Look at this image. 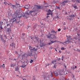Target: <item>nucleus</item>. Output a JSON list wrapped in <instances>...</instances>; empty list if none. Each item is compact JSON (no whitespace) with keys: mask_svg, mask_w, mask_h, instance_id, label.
<instances>
[{"mask_svg":"<svg viewBox=\"0 0 80 80\" xmlns=\"http://www.w3.org/2000/svg\"><path fill=\"white\" fill-rule=\"evenodd\" d=\"M69 19L70 20H71V19H70V18Z\"/></svg>","mask_w":80,"mask_h":80,"instance_id":"nucleus-62","label":"nucleus"},{"mask_svg":"<svg viewBox=\"0 0 80 80\" xmlns=\"http://www.w3.org/2000/svg\"><path fill=\"white\" fill-rule=\"evenodd\" d=\"M75 17V15L73 14V15H70V17H72L73 18H74V17Z\"/></svg>","mask_w":80,"mask_h":80,"instance_id":"nucleus-27","label":"nucleus"},{"mask_svg":"<svg viewBox=\"0 0 80 80\" xmlns=\"http://www.w3.org/2000/svg\"><path fill=\"white\" fill-rule=\"evenodd\" d=\"M66 67H67L65 66V68H66Z\"/></svg>","mask_w":80,"mask_h":80,"instance_id":"nucleus-64","label":"nucleus"},{"mask_svg":"<svg viewBox=\"0 0 80 80\" xmlns=\"http://www.w3.org/2000/svg\"><path fill=\"white\" fill-rule=\"evenodd\" d=\"M4 37H5L7 39V36L5 35L4 36Z\"/></svg>","mask_w":80,"mask_h":80,"instance_id":"nucleus-51","label":"nucleus"},{"mask_svg":"<svg viewBox=\"0 0 80 80\" xmlns=\"http://www.w3.org/2000/svg\"><path fill=\"white\" fill-rule=\"evenodd\" d=\"M32 56V54L30 53L28 54H27L26 53H23V54H22V57L23 59L25 58H27V57L28 56Z\"/></svg>","mask_w":80,"mask_h":80,"instance_id":"nucleus-5","label":"nucleus"},{"mask_svg":"<svg viewBox=\"0 0 80 80\" xmlns=\"http://www.w3.org/2000/svg\"><path fill=\"white\" fill-rule=\"evenodd\" d=\"M40 46L42 47L43 46V43H40Z\"/></svg>","mask_w":80,"mask_h":80,"instance_id":"nucleus-29","label":"nucleus"},{"mask_svg":"<svg viewBox=\"0 0 80 80\" xmlns=\"http://www.w3.org/2000/svg\"><path fill=\"white\" fill-rule=\"evenodd\" d=\"M63 29L64 30H65V29H66V28H64Z\"/></svg>","mask_w":80,"mask_h":80,"instance_id":"nucleus-53","label":"nucleus"},{"mask_svg":"<svg viewBox=\"0 0 80 80\" xmlns=\"http://www.w3.org/2000/svg\"><path fill=\"white\" fill-rule=\"evenodd\" d=\"M21 17V14L19 12H15L12 17L13 18L11 19L9 21L10 23L7 24L6 28H10L13 25V23H14L15 22L16 23H17L20 20V18Z\"/></svg>","mask_w":80,"mask_h":80,"instance_id":"nucleus-1","label":"nucleus"},{"mask_svg":"<svg viewBox=\"0 0 80 80\" xmlns=\"http://www.w3.org/2000/svg\"><path fill=\"white\" fill-rule=\"evenodd\" d=\"M11 67H14V66H13V64H11Z\"/></svg>","mask_w":80,"mask_h":80,"instance_id":"nucleus-35","label":"nucleus"},{"mask_svg":"<svg viewBox=\"0 0 80 80\" xmlns=\"http://www.w3.org/2000/svg\"><path fill=\"white\" fill-rule=\"evenodd\" d=\"M22 36H24V35H25V33H23L22 34Z\"/></svg>","mask_w":80,"mask_h":80,"instance_id":"nucleus-47","label":"nucleus"},{"mask_svg":"<svg viewBox=\"0 0 80 80\" xmlns=\"http://www.w3.org/2000/svg\"><path fill=\"white\" fill-rule=\"evenodd\" d=\"M51 77H53V74L52 73V72H51Z\"/></svg>","mask_w":80,"mask_h":80,"instance_id":"nucleus-38","label":"nucleus"},{"mask_svg":"<svg viewBox=\"0 0 80 80\" xmlns=\"http://www.w3.org/2000/svg\"><path fill=\"white\" fill-rule=\"evenodd\" d=\"M26 66V65H22V66H21V67H22L23 68H24V67H25Z\"/></svg>","mask_w":80,"mask_h":80,"instance_id":"nucleus-31","label":"nucleus"},{"mask_svg":"<svg viewBox=\"0 0 80 80\" xmlns=\"http://www.w3.org/2000/svg\"><path fill=\"white\" fill-rule=\"evenodd\" d=\"M76 38H74V39H70V42H72V43H73V42H74V40H76Z\"/></svg>","mask_w":80,"mask_h":80,"instance_id":"nucleus-20","label":"nucleus"},{"mask_svg":"<svg viewBox=\"0 0 80 80\" xmlns=\"http://www.w3.org/2000/svg\"><path fill=\"white\" fill-rule=\"evenodd\" d=\"M36 39L37 41V42H38V40H39V38L36 37Z\"/></svg>","mask_w":80,"mask_h":80,"instance_id":"nucleus-34","label":"nucleus"},{"mask_svg":"<svg viewBox=\"0 0 80 80\" xmlns=\"http://www.w3.org/2000/svg\"><path fill=\"white\" fill-rule=\"evenodd\" d=\"M72 7H74V8H75V9H77V7L76 6H74V5H72Z\"/></svg>","mask_w":80,"mask_h":80,"instance_id":"nucleus-26","label":"nucleus"},{"mask_svg":"<svg viewBox=\"0 0 80 80\" xmlns=\"http://www.w3.org/2000/svg\"><path fill=\"white\" fill-rule=\"evenodd\" d=\"M33 29L32 30H34L35 29V25L33 27Z\"/></svg>","mask_w":80,"mask_h":80,"instance_id":"nucleus-39","label":"nucleus"},{"mask_svg":"<svg viewBox=\"0 0 80 80\" xmlns=\"http://www.w3.org/2000/svg\"><path fill=\"white\" fill-rule=\"evenodd\" d=\"M36 6L37 7V8L39 9H43L44 10L45 7H48V6H38V5H36Z\"/></svg>","mask_w":80,"mask_h":80,"instance_id":"nucleus-4","label":"nucleus"},{"mask_svg":"<svg viewBox=\"0 0 80 80\" xmlns=\"http://www.w3.org/2000/svg\"><path fill=\"white\" fill-rule=\"evenodd\" d=\"M56 8L57 9H59V8H60L58 6H56Z\"/></svg>","mask_w":80,"mask_h":80,"instance_id":"nucleus-36","label":"nucleus"},{"mask_svg":"<svg viewBox=\"0 0 80 80\" xmlns=\"http://www.w3.org/2000/svg\"><path fill=\"white\" fill-rule=\"evenodd\" d=\"M32 80H36V79H35V78H34V77H33V78H32Z\"/></svg>","mask_w":80,"mask_h":80,"instance_id":"nucleus-43","label":"nucleus"},{"mask_svg":"<svg viewBox=\"0 0 80 80\" xmlns=\"http://www.w3.org/2000/svg\"><path fill=\"white\" fill-rule=\"evenodd\" d=\"M1 39L2 41V42H6V41H5V40H4V39H3V38L2 37V36H1Z\"/></svg>","mask_w":80,"mask_h":80,"instance_id":"nucleus-16","label":"nucleus"},{"mask_svg":"<svg viewBox=\"0 0 80 80\" xmlns=\"http://www.w3.org/2000/svg\"><path fill=\"white\" fill-rule=\"evenodd\" d=\"M16 5H18V6L19 5V6H18L19 7H20V4H19L18 3H16Z\"/></svg>","mask_w":80,"mask_h":80,"instance_id":"nucleus-41","label":"nucleus"},{"mask_svg":"<svg viewBox=\"0 0 80 80\" xmlns=\"http://www.w3.org/2000/svg\"><path fill=\"white\" fill-rule=\"evenodd\" d=\"M72 1L73 2H77V3H79V0H72Z\"/></svg>","mask_w":80,"mask_h":80,"instance_id":"nucleus-18","label":"nucleus"},{"mask_svg":"<svg viewBox=\"0 0 80 80\" xmlns=\"http://www.w3.org/2000/svg\"><path fill=\"white\" fill-rule=\"evenodd\" d=\"M63 56H62V60H63Z\"/></svg>","mask_w":80,"mask_h":80,"instance_id":"nucleus-46","label":"nucleus"},{"mask_svg":"<svg viewBox=\"0 0 80 80\" xmlns=\"http://www.w3.org/2000/svg\"><path fill=\"white\" fill-rule=\"evenodd\" d=\"M61 50H65V48H61Z\"/></svg>","mask_w":80,"mask_h":80,"instance_id":"nucleus-42","label":"nucleus"},{"mask_svg":"<svg viewBox=\"0 0 80 80\" xmlns=\"http://www.w3.org/2000/svg\"><path fill=\"white\" fill-rule=\"evenodd\" d=\"M29 49L31 51H37V49H35V48H33L32 47H29Z\"/></svg>","mask_w":80,"mask_h":80,"instance_id":"nucleus-10","label":"nucleus"},{"mask_svg":"<svg viewBox=\"0 0 80 80\" xmlns=\"http://www.w3.org/2000/svg\"><path fill=\"white\" fill-rule=\"evenodd\" d=\"M68 2V1H64L63 2L61 3V6H64L65 5V4Z\"/></svg>","mask_w":80,"mask_h":80,"instance_id":"nucleus-11","label":"nucleus"},{"mask_svg":"<svg viewBox=\"0 0 80 80\" xmlns=\"http://www.w3.org/2000/svg\"><path fill=\"white\" fill-rule=\"evenodd\" d=\"M56 67H57V65L56 64H55V65H54V68H56Z\"/></svg>","mask_w":80,"mask_h":80,"instance_id":"nucleus-37","label":"nucleus"},{"mask_svg":"<svg viewBox=\"0 0 80 80\" xmlns=\"http://www.w3.org/2000/svg\"><path fill=\"white\" fill-rule=\"evenodd\" d=\"M54 75L55 76H58V72H56L54 73Z\"/></svg>","mask_w":80,"mask_h":80,"instance_id":"nucleus-28","label":"nucleus"},{"mask_svg":"<svg viewBox=\"0 0 80 80\" xmlns=\"http://www.w3.org/2000/svg\"><path fill=\"white\" fill-rule=\"evenodd\" d=\"M13 66H14V67H15V66H16V64H13Z\"/></svg>","mask_w":80,"mask_h":80,"instance_id":"nucleus-52","label":"nucleus"},{"mask_svg":"<svg viewBox=\"0 0 80 80\" xmlns=\"http://www.w3.org/2000/svg\"><path fill=\"white\" fill-rule=\"evenodd\" d=\"M77 68V66H75V68Z\"/></svg>","mask_w":80,"mask_h":80,"instance_id":"nucleus-59","label":"nucleus"},{"mask_svg":"<svg viewBox=\"0 0 80 80\" xmlns=\"http://www.w3.org/2000/svg\"><path fill=\"white\" fill-rule=\"evenodd\" d=\"M46 67H47V66H49V64H47V65H46Z\"/></svg>","mask_w":80,"mask_h":80,"instance_id":"nucleus-50","label":"nucleus"},{"mask_svg":"<svg viewBox=\"0 0 80 80\" xmlns=\"http://www.w3.org/2000/svg\"><path fill=\"white\" fill-rule=\"evenodd\" d=\"M47 15H52L53 14L52 12V11L50 10H49L48 11V13L47 14Z\"/></svg>","mask_w":80,"mask_h":80,"instance_id":"nucleus-12","label":"nucleus"},{"mask_svg":"<svg viewBox=\"0 0 80 80\" xmlns=\"http://www.w3.org/2000/svg\"><path fill=\"white\" fill-rule=\"evenodd\" d=\"M4 3L5 5H6V2H4Z\"/></svg>","mask_w":80,"mask_h":80,"instance_id":"nucleus-54","label":"nucleus"},{"mask_svg":"<svg viewBox=\"0 0 80 80\" xmlns=\"http://www.w3.org/2000/svg\"><path fill=\"white\" fill-rule=\"evenodd\" d=\"M58 73L59 75H62L64 74V72L62 70H59Z\"/></svg>","mask_w":80,"mask_h":80,"instance_id":"nucleus-9","label":"nucleus"},{"mask_svg":"<svg viewBox=\"0 0 80 80\" xmlns=\"http://www.w3.org/2000/svg\"><path fill=\"white\" fill-rule=\"evenodd\" d=\"M59 52H60V53H61L62 52H61L60 51H59Z\"/></svg>","mask_w":80,"mask_h":80,"instance_id":"nucleus-55","label":"nucleus"},{"mask_svg":"<svg viewBox=\"0 0 80 80\" xmlns=\"http://www.w3.org/2000/svg\"><path fill=\"white\" fill-rule=\"evenodd\" d=\"M34 58H35V59H36V58L37 57Z\"/></svg>","mask_w":80,"mask_h":80,"instance_id":"nucleus-63","label":"nucleus"},{"mask_svg":"<svg viewBox=\"0 0 80 80\" xmlns=\"http://www.w3.org/2000/svg\"><path fill=\"white\" fill-rule=\"evenodd\" d=\"M17 60V59H15V58L14 59V60Z\"/></svg>","mask_w":80,"mask_h":80,"instance_id":"nucleus-56","label":"nucleus"},{"mask_svg":"<svg viewBox=\"0 0 80 80\" xmlns=\"http://www.w3.org/2000/svg\"><path fill=\"white\" fill-rule=\"evenodd\" d=\"M2 30H3L0 29V32H2Z\"/></svg>","mask_w":80,"mask_h":80,"instance_id":"nucleus-44","label":"nucleus"},{"mask_svg":"<svg viewBox=\"0 0 80 80\" xmlns=\"http://www.w3.org/2000/svg\"><path fill=\"white\" fill-rule=\"evenodd\" d=\"M51 33H57V32H55V31H53V30H51Z\"/></svg>","mask_w":80,"mask_h":80,"instance_id":"nucleus-24","label":"nucleus"},{"mask_svg":"<svg viewBox=\"0 0 80 80\" xmlns=\"http://www.w3.org/2000/svg\"><path fill=\"white\" fill-rule=\"evenodd\" d=\"M57 62L56 60H54L52 62V64H57V62Z\"/></svg>","mask_w":80,"mask_h":80,"instance_id":"nucleus-19","label":"nucleus"},{"mask_svg":"<svg viewBox=\"0 0 80 80\" xmlns=\"http://www.w3.org/2000/svg\"><path fill=\"white\" fill-rule=\"evenodd\" d=\"M10 46H12V48H15V44L13 43H12L11 44H10Z\"/></svg>","mask_w":80,"mask_h":80,"instance_id":"nucleus-15","label":"nucleus"},{"mask_svg":"<svg viewBox=\"0 0 80 80\" xmlns=\"http://www.w3.org/2000/svg\"><path fill=\"white\" fill-rule=\"evenodd\" d=\"M51 33H57V32H55V31H53V30H51Z\"/></svg>","mask_w":80,"mask_h":80,"instance_id":"nucleus-23","label":"nucleus"},{"mask_svg":"<svg viewBox=\"0 0 80 80\" xmlns=\"http://www.w3.org/2000/svg\"><path fill=\"white\" fill-rule=\"evenodd\" d=\"M19 66H17V67L15 68V71H16V72H17V71L19 72Z\"/></svg>","mask_w":80,"mask_h":80,"instance_id":"nucleus-14","label":"nucleus"},{"mask_svg":"<svg viewBox=\"0 0 80 80\" xmlns=\"http://www.w3.org/2000/svg\"><path fill=\"white\" fill-rule=\"evenodd\" d=\"M77 51L78 52H80V50L79 49H78Z\"/></svg>","mask_w":80,"mask_h":80,"instance_id":"nucleus-48","label":"nucleus"},{"mask_svg":"<svg viewBox=\"0 0 80 80\" xmlns=\"http://www.w3.org/2000/svg\"><path fill=\"white\" fill-rule=\"evenodd\" d=\"M29 13L33 17L37 14V11H31L29 12Z\"/></svg>","mask_w":80,"mask_h":80,"instance_id":"nucleus-3","label":"nucleus"},{"mask_svg":"<svg viewBox=\"0 0 80 80\" xmlns=\"http://www.w3.org/2000/svg\"><path fill=\"white\" fill-rule=\"evenodd\" d=\"M24 16L26 18H28L30 16V14L28 12V11L25 12V14H24Z\"/></svg>","mask_w":80,"mask_h":80,"instance_id":"nucleus-7","label":"nucleus"},{"mask_svg":"<svg viewBox=\"0 0 80 80\" xmlns=\"http://www.w3.org/2000/svg\"><path fill=\"white\" fill-rule=\"evenodd\" d=\"M50 42H49L48 43V45H50L52 44V43H55V42H56L57 41H53L51 40Z\"/></svg>","mask_w":80,"mask_h":80,"instance_id":"nucleus-13","label":"nucleus"},{"mask_svg":"<svg viewBox=\"0 0 80 80\" xmlns=\"http://www.w3.org/2000/svg\"><path fill=\"white\" fill-rule=\"evenodd\" d=\"M32 62H33V60H31L30 61V63H32Z\"/></svg>","mask_w":80,"mask_h":80,"instance_id":"nucleus-33","label":"nucleus"},{"mask_svg":"<svg viewBox=\"0 0 80 80\" xmlns=\"http://www.w3.org/2000/svg\"><path fill=\"white\" fill-rule=\"evenodd\" d=\"M3 65L1 66V67H2V68H5V64H3Z\"/></svg>","mask_w":80,"mask_h":80,"instance_id":"nucleus-32","label":"nucleus"},{"mask_svg":"<svg viewBox=\"0 0 80 80\" xmlns=\"http://www.w3.org/2000/svg\"><path fill=\"white\" fill-rule=\"evenodd\" d=\"M79 3H80V0H79Z\"/></svg>","mask_w":80,"mask_h":80,"instance_id":"nucleus-60","label":"nucleus"},{"mask_svg":"<svg viewBox=\"0 0 80 80\" xmlns=\"http://www.w3.org/2000/svg\"><path fill=\"white\" fill-rule=\"evenodd\" d=\"M49 16H47V18H48V17Z\"/></svg>","mask_w":80,"mask_h":80,"instance_id":"nucleus-58","label":"nucleus"},{"mask_svg":"<svg viewBox=\"0 0 80 80\" xmlns=\"http://www.w3.org/2000/svg\"><path fill=\"white\" fill-rule=\"evenodd\" d=\"M55 51H56V52H57V50L56 49H55Z\"/></svg>","mask_w":80,"mask_h":80,"instance_id":"nucleus-57","label":"nucleus"},{"mask_svg":"<svg viewBox=\"0 0 80 80\" xmlns=\"http://www.w3.org/2000/svg\"><path fill=\"white\" fill-rule=\"evenodd\" d=\"M2 24L0 25V28H1V29L2 30L3 29V27L2 26Z\"/></svg>","mask_w":80,"mask_h":80,"instance_id":"nucleus-30","label":"nucleus"},{"mask_svg":"<svg viewBox=\"0 0 80 80\" xmlns=\"http://www.w3.org/2000/svg\"><path fill=\"white\" fill-rule=\"evenodd\" d=\"M39 40H40V42H41V40H40V39H39Z\"/></svg>","mask_w":80,"mask_h":80,"instance_id":"nucleus-61","label":"nucleus"},{"mask_svg":"<svg viewBox=\"0 0 80 80\" xmlns=\"http://www.w3.org/2000/svg\"><path fill=\"white\" fill-rule=\"evenodd\" d=\"M72 42V41L70 42L69 40H68L65 42L63 43L62 42H60V43H62V44H63L64 45H65V44L64 43H66V44H68V43H71V42Z\"/></svg>","mask_w":80,"mask_h":80,"instance_id":"nucleus-8","label":"nucleus"},{"mask_svg":"<svg viewBox=\"0 0 80 80\" xmlns=\"http://www.w3.org/2000/svg\"><path fill=\"white\" fill-rule=\"evenodd\" d=\"M61 31V29H60V28H59L58 29V32H60V31Z\"/></svg>","mask_w":80,"mask_h":80,"instance_id":"nucleus-40","label":"nucleus"},{"mask_svg":"<svg viewBox=\"0 0 80 80\" xmlns=\"http://www.w3.org/2000/svg\"><path fill=\"white\" fill-rule=\"evenodd\" d=\"M11 31H12V30H11L10 28H7V32H8L9 33H10V32H11Z\"/></svg>","mask_w":80,"mask_h":80,"instance_id":"nucleus-17","label":"nucleus"},{"mask_svg":"<svg viewBox=\"0 0 80 80\" xmlns=\"http://www.w3.org/2000/svg\"><path fill=\"white\" fill-rule=\"evenodd\" d=\"M48 74L47 73H45V75L44 76V78L45 80H50V78H49L47 76H48Z\"/></svg>","mask_w":80,"mask_h":80,"instance_id":"nucleus-6","label":"nucleus"},{"mask_svg":"<svg viewBox=\"0 0 80 80\" xmlns=\"http://www.w3.org/2000/svg\"><path fill=\"white\" fill-rule=\"evenodd\" d=\"M47 36L48 38H51V39H55L56 38V36L53 34H50V32L47 35Z\"/></svg>","mask_w":80,"mask_h":80,"instance_id":"nucleus-2","label":"nucleus"},{"mask_svg":"<svg viewBox=\"0 0 80 80\" xmlns=\"http://www.w3.org/2000/svg\"><path fill=\"white\" fill-rule=\"evenodd\" d=\"M53 3H54V4H57V2H56V1H55V0H53Z\"/></svg>","mask_w":80,"mask_h":80,"instance_id":"nucleus-25","label":"nucleus"},{"mask_svg":"<svg viewBox=\"0 0 80 80\" xmlns=\"http://www.w3.org/2000/svg\"><path fill=\"white\" fill-rule=\"evenodd\" d=\"M10 4H11V6H12V8H15V7H16V6H15V5H13L11 3H10Z\"/></svg>","mask_w":80,"mask_h":80,"instance_id":"nucleus-21","label":"nucleus"},{"mask_svg":"<svg viewBox=\"0 0 80 80\" xmlns=\"http://www.w3.org/2000/svg\"><path fill=\"white\" fill-rule=\"evenodd\" d=\"M72 77H73V78H75V76H74V75H72Z\"/></svg>","mask_w":80,"mask_h":80,"instance_id":"nucleus-49","label":"nucleus"},{"mask_svg":"<svg viewBox=\"0 0 80 80\" xmlns=\"http://www.w3.org/2000/svg\"><path fill=\"white\" fill-rule=\"evenodd\" d=\"M60 58H59L58 59V61H60Z\"/></svg>","mask_w":80,"mask_h":80,"instance_id":"nucleus-45","label":"nucleus"},{"mask_svg":"<svg viewBox=\"0 0 80 80\" xmlns=\"http://www.w3.org/2000/svg\"><path fill=\"white\" fill-rule=\"evenodd\" d=\"M67 38L68 40H70V39L71 38V36H67Z\"/></svg>","mask_w":80,"mask_h":80,"instance_id":"nucleus-22","label":"nucleus"}]
</instances>
